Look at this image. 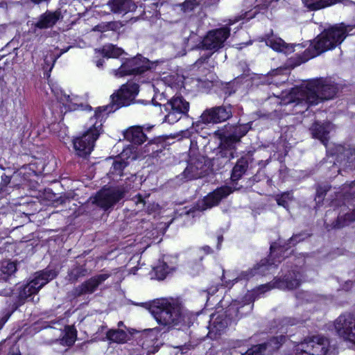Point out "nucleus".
Returning <instances> with one entry per match:
<instances>
[{"label": "nucleus", "instance_id": "56", "mask_svg": "<svg viewBox=\"0 0 355 355\" xmlns=\"http://www.w3.org/2000/svg\"><path fill=\"white\" fill-rule=\"evenodd\" d=\"M243 345V340H236V343L232 345L233 347H239Z\"/></svg>", "mask_w": 355, "mask_h": 355}, {"label": "nucleus", "instance_id": "35", "mask_svg": "<svg viewBox=\"0 0 355 355\" xmlns=\"http://www.w3.org/2000/svg\"><path fill=\"white\" fill-rule=\"evenodd\" d=\"M106 336L108 340L117 343H125L128 337V334L122 329H110Z\"/></svg>", "mask_w": 355, "mask_h": 355}, {"label": "nucleus", "instance_id": "13", "mask_svg": "<svg viewBox=\"0 0 355 355\" xmlns=\"http://www.w3.org/2000/svg\"><path fill=\"white\" fill-rule=\"evenodd\" d=\"M338 336L355 345V317L349 313L342 314L334 321Z\"/></svg>", "mask_w": 355, "mask_h": 355}, {"label": "nucleus", "instance_id": "23", "mask_svg": "<svg viewBox=\"0 0 355 355\" xmlns=\"http://www.w3.org/2000/svg\"><path fill=\"white\" fill-rule=\"evenodd\" d=\"M334 126L330 122L314 123L310 128V131L313 138L319 139L325 146L329 138V133Z\"/></svg>", "mask_w": 355, "mask_h": 355}, {"label": "nucleus", "instance_id": "45", "mask_svg": "<svg viewBox=\"0 0 355 355\" xmlns=\"http://www.w3.org/2000/svg\"><path fill=\"white\" fill-rule=\"evenodd\" d=\"M342 195L345 198H355V181L343 186Z\"/></svg>", "mask_w": 355, "mask_h": 355}, {"label": "nucleus", "instance_id": "8", "mask_svg": "<svg viewBox=\"0 0 355 355\" xmlns=\"http://www.w3.org/2000/svg\"><path fill=\"white\" fill-rule=\"evenodd\" d=\"M252 308L253 304L251 303L245 304L241 306H239L236 303L230 304L225 313L211 315L209 322V332L220 334L228 327L230 321L250 313Z\"/></svg>", "mask_w": 355, "mask_h": 355}, {"label": "nucleus", "instance_id": "64", "mask_svg": "<svg viewBox=\"0 0 355 355\" xmlns=\"http://www.w3.org/2000/svg\"><path fill=\"white\" fill-rule=\"evenodd\" d=\"M123 322H121V321L119 322V323H118V327H123Z\"/></svg>", "mask_w": 355, "mask_h": 355}, {"label": "nucleus", "instance_id": "16", "mask_svg": "<svg viewBox=\"0 0 355 355\" xmlns=\"http://www.w3.org/2000/svg\"><path fill=\"white\" fill-rule=\"evenodd\" d=\"M230 32L227 26L209 31L202 41L203 49L217 51L222 48L230 36Z\"/></svg>", "mask_w": 355, "mask_h": 355}, {"label": "nucleus", "instance_id": "51", "mask_svg": "<svg viewBox=\"0 0 355 355\" xmlns=\"http://www.w3.org/2000/svg\"><path fill=\"white\" fill-rule=\"evenodd\" d=\"M132 200L135 202L136 206L138 207V209H142L146 205L145 200L140 194L135 196Z\"/></svg>", "mask_w": 355, "mask_h": 355}, {"label": "nucleus", "instance_id": "32", "mask_svg": "<svg viewBox=\"0 0 355 355\" xmlns=\"http://www.w3.org/2000/svg\"><path fill=\"white\" fill-rule=\"evenodd\" d=\"M342 0H303L304 6L310 10H318L340 2Z\"/></svg>", "mask_w": 355, "mask_h": 355}, {"label": "nucleus", "instance_id": "28", "mask_svg": "<svg viewBox=\"0 0 355 355\" xmlns=\"http://www.w3.org/2000/svg\"><path fill=\"white\" fill-rule=\"evenodd\" d=\"M266 44L278 52L291 53L294 51L293 45L286 44L281 38L273 36L265 39Z\"/></svg>", "mask_w": 355, "mask_h": 355}, {"label": "nucleus", "instance_id": "6", "mask_svg": "<svg viewBox=\"0 0 355 355\" xmlns=\"http://www.w3.org/2000/svg\"><path fill=\"white\" fill-rule=\"evenodd\" d=\"M139 92V85L135 83H127L121 86L116 94L112 95V105L100 107L95 111V116L99 119L105 118L109 113L122 106L129 105Z\"/></svg>", "mask_w": 355, "mask_h": 355}, {"label": "nucleus", "instance_id": "20", "mask_svg": "<svg viewBox=\"0 0 355 355\" xmlns=\"http://www.w3.org/2000/svg\"><path fill=\"white\" fill-rule=\"evenodd\" d=\"M232 191L230 187H219L205 197L202 201L198 203V207L201 210L210 209L217 205L222 199L226 198Z\"/></svg>", "mask_w": 355, "mask_h": 355}, {"label": "nucleus", "instance_id": "49", "mask_svg": "<svg viewBox=\"0 0 355 355\" xmlns=\"http://www.w3.org/2000/svg\"><path fill=\"white\" fill-rule=\"evenodd\" d=\"M199 1L198 0H186L182 5V9L184 12L191 11L195 7L198 6Z\"/></svg>", "mask_w": 355, "mask_h": 355}, {"label": "nucleus", "instance_id": "47", "mask_svg": "<svg viewBox=\"0 0 355 355\" xmlns=\"http://www.w3.org/2000/svg\"><path fill=\"white\" fill-rule=\"evenodd\" d=\"M293 199V196L291 193H284L280 196L277 197V202L279 205L284 207L286 209H288L289 202H291Z\"/></svg>", "mask_w": 355, "mask_h": 355}, {"label": "nucleus", "instance_id": "63", "mask_svg": "<svg viewBox=\"0 0 355 355\" xmlns=\"http://www.w3.org/2000/svg\"><path fill=\"white\" fill-rule=\"evenodd\" d=\"M280 71H282L281 69H276L272 72V76H277Z\"/></svg>", "mask_w": 355, "mask_h": 355}, {"label": "nucleus", "instance_id": "42", "mask_svg": "<svg viewBox=\"0 0 355 355\" xmlns=\"http://www.w3.org/2000/svg\"><path fill=\"white\" fill-rule=\"evenodd\" d=\"M148 3L144 5V12H148L151 16H157L159 14L158 8H159L162 3L158 1L155 2L153 0H145Z\"/></svg>", "mask_w": 355, "mask_h": 355}, {"label": "nucleus", "instance_id": "12", "mask_svg": "<svg viewBox=\"0 0 355 355\" xmlns=\"http://www.w3.org/2000/svg\"><path fill=\"white\" fill-rule=\"evenodd\" d=\"M150 69L148 60L141 55L128 59L118 69L113 70L114 76L122 77L126 75L142 73Z\"/></svg>", "mask_w": 355, "mask_h": 355}, {"label": "nucleus", "instance_id": "44", "mask_svg": "<svg viewBox=\"0 0 355 355\" xmlns=\"http://www.w3.org/2000/svg\"><path fill=\"white\" fill-rule=\"evenodd\" d=\"M343 218V216L338 217L337 224L336 225V227H337L338 228L347 225H348L349 223L355 220V209L352 211L351 212L346 214L344 216V221L341 222Z\"/></svg>", "mask_w": 355, "mask_h": 355}, {"label": "nucleus", "instance_id": "57", "mask_svg": "<svg viewBox=\"0 0 355 355\" xmlns=\"http://www.w3.org/2000/svg\"><path fill=\"white\" fill-rule=\"evenodd\" d=\"M202 250L205 251V253L209 254L211 252V249L209 246H205L202 248Z\"/></svg>", "mask_w": 355, "mask_h": 355}, {"label": "nucleus", "instance_id": "40", "mask_svg": "<svg viewBox=\"0 0 355 355\" xmlns=\"http://www.w3.org/2000/svg\"><path fill=\"white\" fill-rule=\"evenodd\" d=\"M302 320L295 318L286 317L281 320L279 329L282 333L286 334L289 327L296 325Z\"/></svg>", "mask_w": 355, "mask_h": 355}, {"label": "nucleus", "instance_id": "50", "mask_svg": "<svg viewBox=\"0 0 355 355\" xmlns=\"http://www.w3.org/2000/svg\"><path fill=\"white\" fill-rule=\"evenodd\" d=\"M281 0H263V3L260 5H257V7L259 10H266L268 8H275L276 7V3H277Z\"/></svg>", "mask_w": 355, "mask_h": 355}, {"label": "nucleus", "instance_id": "38", "mask_svg": "<svg viewBox=\"0 0 355 355\" xmlns=\"http://www.w3.org/2000/svg\"><path fill=\"white\" fill-rule=\"evenodd\" d=\"M57 99L65 107H68L69 110H76L80 107H83L82 105H78L76 103H74L73 98H72L69 95L66 94H62L61 92L60 94L58 93L56 95Z\"/></svg>", "mask_w": 355, "mask_h": 355}, {"label": "nucleus", "instance_id": "5", "mask_svg": "<svg viewBox=\"0 0 355 355\" xmlns=\"http://www.w3.org/2000/svg\"><path fill=\"white\" fill-rule=\"evenodd\" d=\"M102 120L103 119H98L94 114V117L90 119L88 130L82 136L73 139V145L76 155L85 158L90 155L94 142L102 131Z\"/></svg>", "mask_w": 355, "mask_h": 355}, {"label": "nucleus", "instance_id": "30", "mask_svg": "<svg viewBox=\"0 0 355 355\" xmlns=\"http://www.w3.org/2000/svg\"><path fill=\"white\" fill-rule=\"evenodd\" d=\"M250 129L248 123L239 125L235 127L234 132L225 137V144L228 146L232 144H236L240 141L241 137L247 134Z\"/></svg>", "mask_w": 355, "mask_h": 355}, {"label": "nucleus", "instance_id": "31", "mask_svg": "<svg viewBox=\"0 0 355 355\" xmlns=\"http://www.w3.org/2000/svg\"><path fill=\"white\" fill-rule=\"evenodd\" d=\"M213 55L202 56L193 64V69H198L202 73L207 75V72L209 71L211 69H214L216 62L211 60L210 58Z\"/></svg>", "mask_w": 355, "mask_h": 355}, {"label": "nucleus", "instance_id": "59", "mask_svg": "<svg viewBox=\"0 0 355 355\" xmlns=\"http://www.w3.org/2000/svg\"><path fill=\"white\" fill-rule=\"evenodd\" d=\"M275 248H276V244H272L270 245V254H271V256H272V254H274Z\"/></svg>", "mask_w": 355, "mask_h": 355}, {"label": "nucleus", "instance_id": "43", "mask_svg": "<svg viewBox=\"0 0 355 355\" xmlns=\"http://www.w3.org/2000/svg\"><path fill=\"white\" fill-rule=\"evenodd\" d=\"M127 166H128L127 162H125L124 160H121V159L116 160L113 162L112 166L110 169V173L113 175H116L121 176L123 175V169Z\"/></svg>", "mask_w": 355, "mask_h": 355}, {"label": "nucleus", "instance_id": "48", "mask_svg": "<svg viewBox=\"0 0 355 355\" xmlns=\"http://www.w3.org/2000/svg\"><path fill=\"white\" fill-rule=\"evenodd\" d=\"M116 24L115 22H107V23H101L94 28V31H99V32H105L107 30H114L115 29Z\"/></svg>", "mask_w": 355, "mask_h": 355}, {"label": "nucleus", "instance_id": "14", "mask_svg": "<svg viewBox=\"0 0 355 355\" xmlns=\"http://www.w3.org/2000/svg\"><path fill=\"white\" fill-rule=\"evenodd\" d=\"M208 169L204 157H191L186 168L180 175L181 180L188 181L202 178L207 173Z\"/></svg>", "mask_w": 355, "mask_h": 355}, {"label": "nucleus", "instance_id": "22", "mask_svg": "<svg viewBox=\"0 0 355 355\" xmlns=\"http://www.w3.org/2000/svg\"><path fill=\"white\" fill-rule=\"evenodd\" d=\"M225 144V137L221 142L219 151L213 159V165L218 164L220 168L223 167L234 157V153L236 151V144H232V145H230L228 146Z\"/></svg>", "mask_w": 355, "mask_h": 355}, {"label": "nucleus", "instance_id": "19", "mask_svg": "<svg viewBox=\"0 0 355 355\" xmlns=\"http://www.w3.org/2000/svg\"><path fill=\"white\" fill-rule=\"evenodd\" d=\"M110 277V273H103L92 277L71 291L73 297H78L85 295L94 293L99 285L103 284Z\"/></svg>", "mask_w": 355, "mask_h": 355}, {"label": "nucleus", "instance_id": "7", "mask_svg": "<svg viewBox=\"0 0 355 355\" xmlns=\"http://www.w3.org/2000/svg\"><path fill=\"white\" fill-rule=\"evenodd\" d=\"M323 164L333 171L332 175L339 173L342 168L355 169V148L336 146Z\"/></svg>", "mask_w": 355, "mask_h": 355}, {"label": "nucleus", "instance_id": "18", "mask_svg": "<svg viewBox=\"0 0 355 355\" xmlns=\"http://www.w3.org/2000/svg\"><path fill=\"white\" fill-rule=\"evenodd\" d=\"M232 115L230 105L214 107L205 110L200 117L204 124L218 123L229 119Z\"/></svg>", "mask_w": 355, "mask_h": 355}, {"label": "nucleus", "instance_id": "11", "mask_svg": "<svg viewBox=\"0 0 355 355\" xmlns=\"http://www.w3.org/2000/svg\"><path fill=\"white\" fill-rule=\"evenodd\" d=\"M329 344L321 336L307 337L296 346L295 355H325Z\"/></svg>", "mask_w": 355, "mask_h": 355}, {"label": "nucleus", "instance_id": "9", "mask_svg": "<svg viewBox=\"0 0 355 355\" xmlns=\"http://www.w3.org/2000/svg\"><path fill=\"white\" fill-rule=\"evenodd\" d=\"M56 276V272L49 268L35 272L34 278L20 289L19 300L37 302L39 297L36 295L38 291Z\"/></svg>", "mask_w": 355, "mask_h": 355}, {"label": "nucleus", "instance_id": "2", "mask_svg": "<svg viewBox=\"0 0 355 355\" xmlns=\"http://www.w3.org/2000/svg\"><path fill=\"white\" fill-rule=\"evenodd\" d=\"M158 324L170 328L184 322L182 306L176 301L171 299H157L149 308Z\"/></svg>", "mask_w": 355, "mask_h": 355}, {"label": "nucleus", "instance_id": "36", "mask_svg": "<svg viewBox=\"0 0 355 355\" xmlns=\"http://www.w3.org/2000/svg\"><path fill=\"white\" fill-rule=\"evenodd\" d=\"M87 274V270L83 266L75 265L68 272L69 281L71 283L76 282Z\"/></svg>", "mask_w": 355, "mask_h": 355}, {"label": "nucleus", "instance_id": "60", "mask_svg": "<svg viewBox=\"0 0 355 355\" xmlns=\"http://www.w3.org/2000/svg\"><path fill=\"white\" fill-rule=\"evenodd\" d=\"M71 48V46H68L67 49H62L60 54L58 55L56 57H58V58L63 53H66L67 51H68V50Z\"/></svg>", "mask_w": 355, "mask_h": 355}, {"label": "nucleus", "instance_id": "27", "mask_svg": "<svg viewBox=\"0 0 355 355\" xmlns=\"http://www.w3.org/2000/svg\"><path fill=\"white\" fill-rule=\"evenodd\" d=\"M60 17V12L46 11L38 17L37 21L34 24V26L40 29L51 28L56 24Z\"/></svg>", "mask_w": 355, "mask_h": 355}, {"label": "nucleus", "instance_id": "34", "mask_svg": "<svg viewBox=\"0 0 355 355\" xmlns=\"http://www.w3.org/2000/svg\"><path fill=\"white\" fill-rule=\"evenodd\" d=\"M62 335V338L60 340V344L70 347L72 346L76 340L77 331L73 327L66 326Z\"/></svg>", "mask_w": 355, "mask_h": 355}, {"label": "nucleus", "instance_id": "58", "mask_svg": "<svg viewBox=\"0 0 355 355\" xmlns=\"http://www.w3.org/2000/svg\"><path fill=\"white\" fill-rule=\"evenodd\" d=\"M218 245H217V248L220 249V245L223 241V237L222 236H218Z\"/></svg>", "mask_w": 355, "mask_h": 355}, {"label": "nucleus", "instance_id": "54", "mask_svg": "<svg viewBox=\"0 0 355 355\" xmlns=\"http://www.w3.org/2000/svg\"><path fill=\"white\" fill-rule=\"evenodd\" d=\"M8 317L9 315H6L5 317L0 318V329L2 328L3 325L7 321Z\"/></svg>", "mask_w": 355, "mask_h": 355}, {"label": "nucleus", "instance_id": "17", "mask_svg": "<svg viewBox=\"0 0 355 355\" xmlns=\"http://www.w3.org/2000/svg\"><path fill=\"white\" fill-rule=\"evenodd\" d=\"M287 336L279 335L271 338L268 342L252 346L241 355H271L286 341Z\"/></svg>", "mask_w": 355, "mask_h": 355}, {"label": "nucleus", "instance_id": "10", "mask_svg": "<svg viewBox=\"0 0 355 355\" xmlns=\"http://www.w3.org/2000/svg\"><path fill=\"white\" fill-rule=\"evenodd\" d=\"M165 112L164 121L170 124H173L178 121L183 116L187 115L189 110V103L182 96H173L166 103L162 105Z\"/></svg>", "mask_w": 355, "mask_h": 355}, {"label": "nucleus", "instance_id": "25", "mask_svg": "<svg viewBox=\"0 0 355 355\" xmlns=\"http://www.w3.org/2000/svg\"><path fill=\"white\" fill-rule=\"evenodd\" d=\"M107 4L111 11L116 14L132 12L137 8L132 0H109Z\"/></svg>", "mask_w": 355, "mask_h": 355}, {"label": "nucleus", "instance_id": "21", "mask_svg": "<svg viewBox=\"0 0 355 355\" xmlns=\"http://www.w3.org/2000/svg\"><path fill=\"white\" fill-rule=\"evenodd\" d=\"M17 270L16 263L10 261H3L0 266V277L4 281L0 280V287H3L0 290V295L9 296L12 293L11 287H8L6 280L8 277H10Z\"/></svg>", "mask_w": 355, "mask_h": 355}, {"label": "nucleus", "instance_id": "3", "mask_svg": "<svg viewBox=\"0 0 355 355\" xmlns=\"http://www.w3.org/2000/svg\"><path fill=\"white\" fill-rule=\"evenodd\" d=\"M350 26L344 24L336 25L322 32L311 44L309 51L313 52L311 57H315L328 50L340 45L350 31Z\"/></svg>", "mask_w": 355, "mask_h": 355}, {"label": "nucleus", "instance_id": "53", "mask_svg": "<svg viewBox=\"0 0 355 355\" xmlns=\"http://www.w3.org/2000/svg\"><path fill=\"white\" fill-rule=\"evenodd\" d=\"M244 18V17H243V15H241L239 17H235L233 20L232 19H230L229 21V23L227 25H232L236 22H237L238 21H239L240 19Z\"/></svg>", "mask_w": 355, "mask_h": 355}, {"label": "nucleus", "instance_id": "55", "mask_svg": "<svg viewBox=\"0 0 355 355\" xmlns=\"http://www.w3.org/2000/svg\"><path fill=\"white\" fill-rule=\"evenodd\" d=\"M103 63H104V60L103 59H99V60H98L96 61V66L98 68H100V67H103Z\"/></svg>", "mask_w": 355, "mask_h": 355}, {"label": "nucleus", "instance_id": "62", "mask_svg": "<svg viewBox=\"0 0 355 355\" xmlns=\"http://www.w3.org/2000/svg\"><path fill=\"white\" fill-rule=\"evenodd\" d=\"M218 290L217 288H210L208 291L209 293H211V294H214L216 291Z\"/></svg>", "mask_w": 355, "mask_h": 355}, {"label": "nucleus", "instance_id": "15", "mask_svg": "<svg viewBox=\"0 0 355 355\" xmlns=\"http://www.w3.org/2000/svg\"><path fill=\"white\" fill-rule=\"evenodd\" d=\"M302 274L297 266H295L291 271L284 276V278L281 279H275L274 282L262 285L260 289L266 288V291L270 290L272 288H278L280 289L292 290L297 288L302 279Z\"/></svg>", "mask_w": 355, "mask_h": 355}, {"label": "nucleus", "instance_id": "52", "mask_svg": "<svg viewBox=\"0 0 355 355\" xmlns=\"http://www.w3.org/2000/svg\"><path fill=\"white\" fill-rule=\"evenodd\" d=\"M304 238L302 234H295L289 239V243L295 245L297 242L302 241Z\"/></svg>", "mask_w": 355, "mask_h": 355}, {"label": "nucleus", "instance_id": "33", "mask_svg": "<svg viewBox=\"0 0 355 355\" xmlns=\"http://www.w3.org/2000/svg\"><path fill=\"white\" fill-rule=\"evenodd\" d=\"M248 168V161L245 157L240 158L234 166L231 179L233 182L239 180L243 175L246 172Z\"/></svg>", "mask_w": 355, "mask_h": 355}, {"label": "nucleus", "instance_id": "26", "mask_svg": "<svg viewBox=\"0 0 355 355\" xmlns=\"http://www.w3.org/2000/svg\"><path fill=\"white\" fill-rule=\"evenodd\" d=\"M168 256H164L162 261H159L158 263L153 267V272L155 278L158 280H163L166 275L175 269V262L169 263Z\"/></svg>", "mask_w": 355, "mask_h": 355}, {"label": "nucleus", "instance_id": "24", "mask_svg": "<svg viewBox=\"0 0 355 355\" xmlns=\"http://www.w3.org/2000/svg\"><path fill=\"white\" fill-rule=\"evenodd\" d=\"M275 266L276 263L275 261L270 263L269 261L262 260L259 264L254 266L253 268L242 272L234 281L237 282L238 279L248 280L255 275H266V271L275 268Z\"/></svg>", "mask_w": 355, "mask_h": 355}, {"label": "nucleus", "instance_id": "61", "mask_svg": "<svg viewBox=\"0 0 355 355\" xmlns=\"http://www.w3.org/2000/svg\"><path fill=\"white\" fill-rule=\"evenodd\" d=\"M144 331L145 332L148 331V332L153 334V333L157 332V331L156 330V329H145Z\"/></svg>", "mask_w": 355, "mask_h": 355}, {"label": "nucleus", "instance_id": "37", "mask_svg": "<svg viewBox=\"0 0 355 355\" xmlns=\"http://www.w3.org/2000/svg\"><path fill=\"white\" fill-rule=\"evenodd\" d=\"M20 177V173L15 172L12 175H4L1 176V182L0 183V194H6L8 193V184L11 182H14L17 180L18 178Z\"/></svg>", "mask_w": 355, "mask_h": 355}, {"label": "nucleus", "instance_id": "39", "mask_svg": "<svg viewBox=\"0 0 355 355\" xmlns=\"http://www.w3.org/2000/svg\"><path fill=\"white\" fill-rule=\"evenodd\" d=\"M123 53L122 49L116 47L113 44H107L103 46L102 54L107 58H117Z\"/></svg>", "mask_w": 355, "mask_h": 355}, {"label": "nucleus", "instance_id": "29", "mask_svg": "<svg viewBox=\"0 0 355 355\" xmlns=\"http://www.w3.org/2000/svg\"><path fill=\"white\" fill-rule=\"evenodd\" d=\"M124 137L135 144L140 145L147 140L146 135L139 126H134L128 128L124 132Z\"/></svg>", "mask_w": 355, "mask_h": 355}, {"label": "nucleus", "instance_id": "46", "mask_svg": "<svg viewBox=\"0 0 355 355\" xmlns=\"http://www.w3.org/2000/svg\"><path fill=\"white\" fill-rule=\"evenodd\" d=\"M58 57L51 54L49 56V59L48 56H46L44 58V64L43 66V69L44 71H47L46 75L47 77L50 76L49 72L52 70L55 62H56Z\"/></svg>", "mask_w": 355, "mask_h": 355}, {"label": "nucleus", "instance_id": "1", "mask_svg": "<svg viewBox=\"0 0 355 355\" xmlns=\"http://www.w3.org/2000/svg\"><path fill=\"white\" fill-rule=\"evenodd\" d=\"M337 92L336 87L322 79L313 80L306 85L293 89L281 103H295L296 113H303L310 106L333 98Z\"/></svg>", "mask_w": 355, "mask_h": 355}, {"label": "nucleus", "instance_id": "4", "mask_svg": "<svg viewBox=\"0 0 355 355\" xmlns=\"http://www.w3.org/2000/svg\"><path fill=\"white\" fill-rule=\"evenodd\" d=\"M135 175H131L125 184L116 187H104L100 190L90 200L104 211H107L120 202L131 189H134L132 182L136 180Z\"/></svg>", "mask_w": 355, "mask_h": 355}, {"label": "nucleus", "instance_id": "41", "mask_svg": "<svg viewBox=\"0 0 355 355\" xmlns=\"http://www.w3.org/2000/svg\"><path fill=\"white\" fill-rule=\"evenodd\" d=\"M331 189V187L327 184H318L316 187L315 202L317 205L322 203L327 192Z\"/></svg>", "mask_w": 355, "mask_h": 355}]
</instances>
